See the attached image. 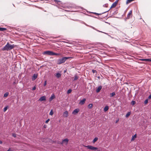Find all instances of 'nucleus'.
Listing matches in <instances>:
<instances>
[{
  "label": "nucleus",
  "instance_id": "38",
  "mask_svg": "<svg viewBox=\"0 0 151 151\" xmlns=\"http://www.w3.org/2000/svg\"><path fill=\"white\" fill-rule=\"evenodd\" d=\"M151 98V94L148 97V99H150Z\"/></svg>",
  "mask_w": 151,
  "mask_h": 151
},
{
  "label": "nucleus",
  "instance_id": "29",
  "mask_svg": "<svg viewBox=\"0 0 151 151\" xmlns=\"http://www.w3.org/2000/svg\"><path fill=\"white\" fill-rule=\"evenodd\" d=\"M53 114V112L52 109H51L49 115H52Z\"/></svg>",
  "mask_w": 151,
  "mask_h": 151
},
{
  "label": "nucleus",
  "instance_id": "1",
  "mask_svg": "<svg viewBox=\"0 0 151 151\" xmlns=\"http://www.w3.org/2000/svg\"><path fill=\"white\" fill-rule=\"evenodd\" d=\"M16 47L14 44L11 45L8 42L6 45L3 48L2 50L3 51L10 50Z\"/></svg>",
  "mask_w": 151,
  "mask_h": 151
},
{
  "label": "nucleus",
  "instance_id": "14",
  "mask_svg": "<svg viewBox=\"0 0 151 151\" xmlns=\"http://www.w3.org/2000/svg\"><path fill=\"white\" fill-rule=\"evenodd\" d=\"M37 75L36 74H34L32 77V79L33 81L35 80L37 77Z\"/></svg>",
  "mask_w": 151,
  "mask_h": 151
},
{
  "label": "nucleus",
  "instance_id": "44",
  "mask_svg": "<svg viewBox=\"0 0 151 151\" xmlns=\"http://www.w3.org/2000/svg\"><path fill=\"white\" fill-rule=\"evenodd\" d=\"M100 78V77H98V78Z\"/></svg>",
  "mask_w": 151,
  "mask_h": 151
},
{
  "label": "nucleus",
  "instance_id": "3",
  "mask_svg": "<svg viewBox=\"0 0 151 151\" xmlns=\"http://www.w3.org/2000/svg\"><path fill=\"white\" fill-rule=\"evenodd\" d=\"M70 58H71V57H63L62 58H60L57 60V63L58 65L61 64L65 62L67 59Z\"/></svg>",
  "mask_w": 151,
  "mask_h": 151
},
{
  "label": "nucleus",
  "instance_id": "25",
  "mask_svg": "<svg viewBox=\"0 0 151 151\" xmlns=\"http://www.w3.org/2000/svg\"><path fill=\"white\" fill-rule=\"evenodd\" d=\"M8 95H9V93L6 92L4 94V97H6L8 96Z\"/></svg>",
  "mask_w": 151,
  "mask_h": 151
},
{
  "label": "nucleus",
  "instance_id": "42",
  "mask_svg": "<svg viewBox=\"0 0 151 151\" xmlns=\"http://www.w3.org/2000/svg\"><path fill=\"white\" fill-rule=\"evenodd\" d=\"M2 142L0 140V144H2Z\"/></svg>",
  "mask_w": 151,
  "mask_h": 151
},
{
  "label": "nucleus",
  "instance_id": "6",
  "mask_svg": "<svg viewBox=\"0 0 151 151\" xmlns=\"http://www.w3.org/2000/svg\"><path fill=\"white\" fill-rule=\"evenodd\" d=\"M132 16V10H131L129 11V12L127 15V19H129Z\"/></svg>",
  "mask_w": 151,
  "mask_h": 151
},
{
  "label": "nucleus",
  "instance_id": "9",
  "mask_svg": "<svg viewBox=\"0 0 151 151\" xmlns=\"http://www.w3.org/2000/svg\"><path fill=\"white\" fill-rule=\"evenodd\" d=\"M102 88V86H98V87L97 88L96 90V92L97 93H99L100 90Z\"/></svg>",
  "mask_w": 151,
  "mask_h": 151
},
{
  "label": "nucleus",
  "instance_id": "31",
  "mask_svg": "<svg viewBox=\"0 0 151 151\" xmlns=\"http://www.w3.org/2000/svg\"><path fill=\"white\" fill-rule=\"evenodd\" d=\"M134 0H127V3H129Z\"/></svg>",
  "mask_w": 151,
  "mask_h": 151
},
{
  "label": "nucleus",
  "instance_id": "30",
  "mask_svg": "<svg viewBox=\"0 0 151 151\" xmlns=\"http://www.w3.org/2000/svg\"><path fill=\"white\" fill-rule=\"evenodd\" d=\"M136 134H135L134 135V136H132V140H134V138L136 137Z\"/></svg>",
  "mask_w": 151,
  "mask_h": 151
},
{
  "label": "nucleus",
  "instance_id": "43",
  "mask_svg": "<svg viewBox=\"0 0 151 151\" xmlns=\"http://www.w3.org/2000/svg\"><path fill=\"white\" fill-rule=\"evenodd\" d=\"M55 1L58 2H59V1H58L57 0H54Z\"/></svg>",
  "mask_w": 151,
  "mask_h": 151
},
{
  "label": "nucleus",
  "instance_id": "17",
  "mask_svg": "<svg viewBox=\"0 0 151 151\" xmlns=\"http://www.w3.org/2000/svg\"><path fill=\"white\" fill-rule=\"evenodd\" d=\"M86 25L87 26H88L89 27H91V28H92V29H94L96 30V29H95V28L94 27H92V26H89L88 25ZM96 30H97V31H98V32H101V31H99V30H96ZM103 33H105V34H106V33H104V32H103Z\"/></svg>",
  "mask_w": 151,
  "mask_h": 151
},
{
  "label": "nucleus",
  "instance_id": "35",
  "mask_svg": "<svg viewBox=\"0 0 151 151\" xmlns=\"http://www.w3.org/2000/svg\"><path fill=\"white\" fill-rule=\"evenodd\" d=\"M92 72L94 73H96L97 72L96 71L94 70H92Z\"/></svg>",
  "mask_w": 151,
  "mask_h": 151
},
{
  "label": "nucleus",
  "instance_id": "24",
  "mask_svg": "<svg viewBox=\"0 0 151 151\" xmlns=\"http://www.w3.org/2000/svg\"><path fill=\"white\" fill-rule=\"evenodd\" d=\"M93 106L92 104H89L88 106V108L89 109H91Z\"/></svg>",
  "mask_w": 151,
  "mask_h": 151
},
{
  "label": "nucleus",
  "instance_id": "26",
  "mask_svg": "<svg viewBox=\"0 0 151 151\" xmlns=\"http://www.w3.org/2000/svg\"><path fill=\"white\" fill-rule=\"evenodd\" d=\"M136 104V102L134 101H132L131 102V104L132 105H134Z\"/></svg>",
  "mask_w": 151,
  "mask_h": 151
},
{
  "label": "nucleus",
  "instance_id": "34",
  "mask_svg": "<svg viewBox=\"0 0 151 151\" xmlns=\"http://www.w3.org/2000/svg\"><path fill=\"white\" fill-rule=\"evenodd\" d=\"M12 136L14 137H16V135L15 134L13 133L12 134Z\"/></svg>",
  "mask_w": 151,
  "mask_h": 151
},
{
  "label": "nucleus",
  "instance_id": "37",
  "mask_svg": "<svg viewBox=\"0 0 151 151\" xmlns=\"http://www.w3.org/2000/svg\"><path fill=\"white\" fill-rule=\"evenodd\" d=\"M36 89V86H35L32 88V90H35Z\"/></svg>",
  "mask_w": 151,
  "mask_h": 151
},
{
  "label": "nucleus",
  "instance_id": "8",
  "mask_svg": "<svg viewBox=\"0 0 151 151\" xmlns=\"http://www.w3.org/2000/svg\"><path fill=\"white\" fill-rule=\"evenodd\" d=\"M79 111V109H75L72 113V114H77L78 112Z\"/></svg>",
  "mask_w": 151,
  "mask_h": 151
},
{
  "label": "nucleus",
  "instance_id": "7",
  "mask_svg": "<svg viewBox=\"0 0 151 151\" xmlns=\"http://www.w3.org/2000/svg\"><path fill=\"white\" fill-rule=\"evenodd\" d=\"M46 100V97L45 96H43L41 97L38 100L40 101H45Z\"/></svg>",
  "mask_w": 151,
  "mask_h": 151
},
{
  "label": "nucleus",
  "instance_id": "20",
  "mask_svg": "<svg viewBox=\"0 0 151 151\" xmlns=\"http://www.w3.org/2000/svg\"><path fill=\"white\" fill-rule=\"evenodd\" d=\"M6 29L4 28L0 27V31H4L6 30Z\"/></svg>",
  "mask_w": 151,
  "mask_h": 151
},
{
  "label": "nucleus",
  "instance_id": "36",
  "mask_svg": "<svg viewBox=\"0 0 151 151\" xmlns=\"http://www.w3.org/2000/svg\"><path fill=\"white\" fill-rule=\"evenodd\" d=\"M50 119H47L45 122V123H47L48 122H49V121H50Z\"/></svg>",
  "mask_w": 151,
  "mask_h": 151
},
{
  "label": "nucleus",
  "instance_id": "12",
  "mask_svg": "<svg viewBox=\"0 0 151 151\" xmlns=\"http://www.w3.org/2000/svg\"><path fill=\"white\" fill-rule=\"evenodd\" d=\"M55 96L54 94H53L52 95L49 99L50 101V102L51 101H52V99L55 98Z\"/></svg>",
  "mask_w": 151,
  "mask_h": 151
},
{
  "label": "nucleus",
  "instance_id": "40",
  "mask_svg": "<svg viewBox=\"0 0 151 151\" xmlns=\"http://www.w3.org/2000/svg\"><path fill=\"white\" fill-rule=\"evenodd\" d=\"M119 121V119H118V120H116V123H117V122H118Z\"/></svg>",
  "mask_w": 151,
  "mask_h": 151
},
{
  "label": "nucleus",
  "instance_id": "4",
  "mask_svg": "<svg viewBox=\"0 0 151 151\" xmlns=\"http://www.w3.org/2000/svg\"><path fill=\"white\" fill-rule=\"evenodd\" d=\"M69 140L67 138L65 139L62 140V142H60L58 143L63 146L66 145L68 143Z\"/></svg>",
  "mask_w": 151,
  "mask_h": 151
},
{
  "label": "nucleus",
  "instance_id": "10",
  "mask_svg": "<svg viewBox=\"0 0 151 151\" xmlns=\"http://www.w3.org/2000/svg\"><path fill=\"white\" fill-rule=\"evenodd\" d=\"M68 115V112L67 111H65L63 114V116L65 117H67Z\"/></svg>",
  "mask_w": 151,
  "mask_h": 151
},
{
  "label": "nucleus",
  "instance_id": "41",
  "mask_svg": "<svg viewBox=\"0 0 151 151\" xmlns=\"http://www.w3.org/2000/svg\"><path fill=\"white\" fill-rule=\"evenodd\" d=\"M94 13L95 14H97V15H99V14H98V13Z\"/></svg>",
  "mask_w": 151,
  "mask_h": 151
},
{
  "label": "nucleus",
  "instance_id": "19",
  "mask_svg": "<svg viewBox=\"0 0 151 151\" xmlns=\"http://www.w3.org/2000/svg\"><path fill=\"white\" fill-rule=\"evenodd\" d=\"M141 60L142 61H151V59H142Z\"/></svg>",
  "mask_w": 151,
  "mask_h": 151
},
{
  "label": "nucleus",
  "instance_id": "2",
  "mask_svg": "<svg viewBox=\"0 0 151 151\" xmlns=\"http://www.w3.org/2000/svg\"><path fill=\"white\" fill-rule=\"evenodd\" d=\"M43 54L44 55H60V53H57L48 50L43 52Z\"/></svg>",
  "mask_w": 151,
  "mask_h": 151
},
{
  "label": "nucleus",
  "instance_id": "39",
  "mask_svg": "<svg viewBox=\"0 0 151 151\" xmlns=\"http://www.w3.org/2000/svg\"><path fill=\"white\" fill-rule=\"evenodd\" d=\"M7 151H12V150L10 148H9L7 150Z\"/></svg>",
  "mask_w": 151,
  "mask_h": 151
},
{
  "label": "nucleus",
  "instance_id": "5",
  "mask_svg": "<svg viewBox=\"0 0 151 151\" xmlns=\"http://www.w3.org/2000/svg\"><path fill=\"white\" fill-rule=\"evenodd\" d=\"M85 147L89 150L94 151H95L98 149L97 147H94L89 145L86 146Z\"/></svg>",
  "mask_w": 151,
  "mask_h": 151
},
{
  "label": "nucleus",
  "instance_id": "22",
  "mask_svg": "<svg viewBox=\"0 0 151 151\" xmlns=\"http://www.w3.org/2000/svg\"><path fill=\"white\" fill-rule=\"evenodd\" d=\"M98 139V138L97 137H95L93 141V143H94L96 142Z\"/></svg>",
  "mask_w": 151,
  "mask_h": 151
},
{
  "label": "nucleus",
  "instance_id": "18",
  "mask_svg": "<svg viewBox=\"0 0 151 151\" xmlns=\"http://www.w3.org/2000/svg\"><path fill=\"white\" fill-rule=\"evenodd\" d=\"M115 93L114 92H113L112 93H111L110 94V97H113L115 95Z\"/></svg>",
  "mask_w": 151,
  "mask_h": 151
},
{
  "label": "nucleus",
  "instance_id": "28",
  "mask_svg": "<svg viewBox=\"0 0 151 151\" xmlns=\"http://www.w3.org/2000/svg\"><path fill=\"white\" fill-rule=\"evenodd\" d=\"M72 91V90L71 89H69L67 92V94H69Z\"/></svg>",
  "mask_w": 151,
  "mask_h": 151
},
{
  "label": "nucleus",
  "instance_id": "32",
  "mask_svg": "<svg viewBox=\"0 0 151 151\" xmlns=\"http://www.w3.org/2000/svg\"><path fill=\"white\" fill-rule=\"evenodd\" d=\"M148 102V99H147L145 100V101H144V104H146Z\"/></svg>",
  "mask_w": 151,
  "mask_h": 151
},
{
  "label": "nucleus",
  "instance_id": "23",
  "mask_svg": "<svg viewBox=\"0 0 151 151\" xmlns=\"http://www.w3.org/2000/svg\"><path fill=\"white\" fill-rule=\"evenodd\" d=\"M130 114H131L130 112H128L126 114V117H128L130 115Z\"/></svg>",
  "mask_w": 151,
  "mask_h": 151
},
{
  "label": "nucleus",
  "instance_id": "33",
  "mask_svg": "<svg viewBox=\"0 0 151 151\" xmlns=\"http://www.w3.org/2000/svg\"><path fill=\"white\" fill-rule=\"evenodd\" d=\"M46 85H47V81H45L44 82L43 86H45Z\"/></svg>",
  "mask_w": 151,
  "mask_h": 151
},
{
  "label": "nucleus",
  "instance_id": "16",
  "mask_svg": "<svg viewBox=\"0 0 151 151\" xmlns=\"http://www.w3.org/2000/svg\"><path fill=\"white\" fill-rule=\"evenodd\" d=\"M79 78V76H78L77 75H75L74 76V78L73 80V81L77 80Z\"/></svg>",
  "mask_w": 151,
  "mask_h": 151
},
{
  "label": "nucleus",
  "instance_id": "15",
  "mask_svg": "<svg viewBox=\"0 0 151 151\" xmlns=\"http://www.w3.org/2000/svg\"><path fill=\"white\" fill-rule=\"evenodd\" d=\"M56 77L58 78H60L61 76V74L59 73H57L55 75Z\"/></svg>",
  "mask_w": 151,
  "mask_h": 151
},
{
  "label": "nucleus",
  "instance_id": "27",
  "mask_svg": "<svg viewBox=\"0 0 151 151\" xmlns=\"http://www.w3.org/2000/svg\"><path fill=\"white\" fill-rule=\"evenodd\" d=\"M8 108V106H6L5 107L4 109V110H3L4 112H5L6 111V110H7Z\"/></svg>",
  "mask_w": 151,
  "mask_h": 151
},
{
  "label": "nucleus",
  "instance_id": "13",
  "mask_svg": "<svg viewBox=\"0 0 151 151\" xmlns=\"http://www.w3.org/2000/svg\"><path fill=\"white\" fill-rule=\"evenodd\" d=\"M86 100V99H83V100L80 101L79 104H83L85 103Z\"/></svg>",
  "mask_w": 151,
  "mask_h": 151
},
{
  "label": "nucleus",
  "instance_id": "11",
  "mask_svg": "<svg viewBox=\"0 0 151 151\" xmlns=\"http://www.w3.org/2000/svg\"><path fill=\"white\" fill-rule=\"evenodd\" d=\"M117 1H115L114 2V3H113V4H112V5H111V6L110 8V9H111L112 8L114 7L115 6H116L117 4Z\"/></svg>",
  "mask_w": 151,
  "mask_h": 151
},
{
  "label": "nucleus",
  "instance_id": "21",
  "mask_svg": "<svg viewBox=\"0 0 151 151\" xmlns=\"http://www.w3.org/2000/svg\"><path fill=\"white\" fill-rule=\"evenodd\" d=\"M109 109V107L108 106H106L104 108V111H107Z\"/></svg>",
  "mask_w": 151,
  "mask_h": 151
}]
</instances>
